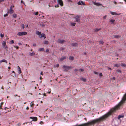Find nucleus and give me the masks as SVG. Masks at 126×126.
Wrapping results in <instances>:
<instances>
[{"mask_svg": "<svg viewBox=\"0 0 126 126\" xmlns=\"http://www.w3.org/2000/svg\"><path fill=\"white\" fill-rule=\"evenodd\" d=\"M33 46L35 47L36 46V44H33Z\"/></svg>", "mask_w": 126, "mask_h": 126, "instance_id": "nucleus-52", "label": "nucleus"}, {"mask_svg": "<svg viewBox=\"0 0 126 126\" xmlns=\"http://www.w3.org/2000/svg\"><path fill=\"white\" fill-rule=\"evenodd\" d=\"M71 45L73 47H75L76 46H78V44L76 43H72L71 44Z\"/></svg>", "mask_w": 126, "mask_h": 126, "instance_id": "nucleus-11", "label": "nucleus"}, {"mask_svg": "<svg viewBox=\"0 0 126 126\" xmlns=\"http://www.w3.org/2000/svg\"><path fill=\"white\" fill-rule=\"evenodd\" d=\"M99 44H102L103 43V41L101 40H100V41L99 42Z\"/></svg>", "mask_w": 126, "mask_h": 126, "instance_id": "nucleus-31", "label": "nucleus"}, {"mask_svg": "<svg viewBox=\"0 0 126 126\" xmlns=\"http://www.w3.org/2000/svg\"><path fill=\"white\" fill-rule=\"evenodd\" d=\"M74 58L73 57L70 56L69 58V59L70 60H74Z\"/></svg>", "mask_w": 126, "mask_h": 126, "instance_id": "nucleus-20", "label": "nucleus"}, {"mask_svg": "<svg viewBox=\"0 0 126 126\" xmlns=\"http://www.w3.org/2000/svg\"><path fill=\"white\" fill-rule=\"evenodd\" d=\"M99 75L100 76H102V73H100Z\"/></svg>", "mask_w": 126, "mask_h": 126, "instance_id": "nucleus-45", "label": "nucleus"}, {"mask_svg": "<svg viewBox=\"0 0 126 126\" xmlns=\"http://www.w3.org/2000/svg\"><path fill=\"white\" fill-rule=\"evenodd\" d=\"M124 116L123 115H119L118 117V119H119L123 117Z\"/></svg>", "mask_w": 126, "mask_h": 126, "instance_id": "nucleus-25", "label": "nucleus"}, {"mask_svg": "<svg viewBox=\"0 0 126 126\" xmlns=\"http://www.w3.org/2000/svg\"><path fill=\"white\" fill-rule=\"evenodd\" d=\"M115 77H113L112 78V79L115 80Z\"/></svg>", "mask_w": 126, "mask_h": 126, "instance_id": "nucleus-58", "label": "nucleus"}, {"mask_svg": "<svg viewBox=\"0 0 126 126\" xmlns=\"http://www.w3.org/2000/svg\"><path fill=\"white\" fill-rule=\"evenodd\" d=\"M46 52H49V49H47L46 51Z\"/></svg>", "mask_w": 126, "mask_h": 126, "instance_id": "nucleus-47", "label": "nucleus"}, {"mask_svg": "<svg viewBox=\"0 0 126 126\" xmlns=\"http://www.w3.org/2000/svg\"><path fill=\"white\" fill-rule=\"evenodd\" d=\"M38 12H34L33 13V14L35 15H38Z\"/></svg>", "mask_w": 126, "mask_h": 126, "instance_id": "nucleus-34", "label": "nucleus"}, {"mask_svg": "<svg viewBox=\"0 0 126 126\" xmlns=\"http://www.w3.org/2000/svg\"><path fill=\"white\" fill-rule=\"evenodd\" d=\"M43 95L44 96H46V94L45 93L44 94H43Z\"/></svg>", "mask_w": 126, "mask_h": 126, "instance_id": "nucleus-60", "label": "nucleus"}, {"mask_svg": "<svg viewBox=\"0 0 126 126\" xmlns=\"http://www.w3.org/2000/svg\"><path fill=\"white\" fill-rule=\"evenodd\" d=\"M34 55L35 53L34 52H32V53H30L29 54V55L31 56H33Z\"/></svg>", "mask_w": 126, "mask_h": 126, "instance_id": "nucleus-24", "label": "nucleus"}, {"mask_svg": "<svg viewBox=\"0 0 126 126\" xmlns=\"http://www.w3.org/2000/svg\"><path fill=\"white\" fill-rule=\"evenodd\" d=\"M65 42V40H60L58 39L57 41V42L60 43L61 44H62L64 43Z\"/></svg>", "mask_w": 126, "mask_h": 126, "instance_id": "nucleus-4", "label": "nucleus"}, {"mask_svg": "<svg viewBox=\"0 0 126 126\" xmlns=\"http://www.w3.org/2000/svg\"><path fill=\"white\" fill-rule=\"evenodd\" d=\"M67 1H68V2H70L71 1V0H68Z\"/></svg>", "mask_w": 126, "mask_h": 126, "instance_id": "nucleus-59", "label": "nucleus"}, {"mask_svg": "<svg viewBox=\"0 0 126 126\" xmlns=\"http://www.w3.org/2000/svg\"><path fill=\"white\" fill-rule=\"evenodd\" d=\"M93 3L95 5H96L97 6H102V5L99 3H96L94 2H93Z\"/></svg>", "mask_w": 126, "mask_h": 126, "instance_id": "nucleus-8", "label": "nucleus"}, {"mask_svg": "<svg viewBox=\"0 0 126 126\" xmlns=\"http://www.w3.org/2000/svg\"><path fill=\"white\" fill-rule=\"evenodd\" d=\"M59 7V5L58 4L55 6V7L56 8L58 7Z\"/></svg>", "mask_w": 126, "mask_h": 126, "instance_id": "nucleus-43", "label": "nucleus"}, {"mask_svg": "<svg viewBox=\"0 0 126 126\" xmlns=\"http://www.w3.org/2000/svg\"><path fill=\"white\" fill-rule=\"evenodd\" d=\"M21 3H23L25 5V3H24V2L22 0H21Z\"/></svg>", "mask_w": 126, "mask_h": 126, "instance_id": "nucleus-53", "label": "nucleus"}, {"mask_svg": "<svg viewBox=\"0 0 126 126\" xmlns=\"http://www.w3.org/2000/svg\"><path fill=\"white\" fill-rule=\"evenodd\" d=\"M8 69H10V68H10V67H8Z\"/></svg>", "mask_w": 126, "mask_h": 126, "instance_id": "nucleus-64", "label": "nucleus"}, {"mask_svg": "<svg viewBox=\"0 0 126 126\" xmlns=\"http://www.w3.org/2000/svg\"><path fill=\"white\" fill-rule=\"evenodd\" d=\"M78 69H75V70H74V71L75 72H76V71H78Z\"/></svg>", "mask_w": 126, "mask_h": 126, "instance_id": "nucleus-57", "label": "nucleus"}, {"mask_svg": "<svg viewBox=\"0 0 126 126\" xmlns=\"http://www.w3.org/2000/svg\"><path fill=\"white\" fill-rule=\"evenodd\" d=\"M11 44H13L14 43V41L13 40H12L10 41Z\"/></svg>", "mask_w": 126, "mask_h": 126, "instance_id": "nucleus-38", "label": "nucleus"}, {"mask_svg": "<svg viewBox=\"0 0 126 126\" xmlns=\"http://www.w3.org/2000/svg\"><path fill=\"white\" fill-rule=\"evenodd\" d=\"M114 38H117L119 37H120V35H114Z\"/></svg>", "mask_w": 126, "mask_h": 126, "instance_id": "nucleus-23", "label": "nucleus"}, {"mask_svg": "<svg viewBox=\"0 0 126 126\" xmlns=\"http://www.w3.org/2000/svg\"><path fill=\"white\" fill-rule=\"evenodd\" d=\"M78 4L79 5H85V3L83 2V1H79L78 2Z\"/></svg>", "mask_w": 126, "mask_h": 126, "instance_id": "nucleus-6", "label": "nucleus"}, {"mask_svg": "<svg viewBox=\"0 0 126 126\" xmlns=\"http://www.w3.org/2000/svg\"><path fill=\"white\" fill-rule=\"evenodd\" d=\"M26 109H27V110L29 109V107H27V108H26Z\"/></svg>", "mask_w": 126, "mask_h": 126, "instance_id": "nucleus-61", "label": "nucleus"}, {"mask_svg": "<svg viewBox=\"0 0 126 126\" xmlns=\"http://www.w3.org/2000/svg\"><path fill=\"white\" fill-rule=\"evenodd\" d=\"M28 25H27L26 26V27H28Z\"/></svg>", "mask_w": 126, "mask_h": 126, "instance_id": "nucleus-63", "label": "nucleus"}, {"mask_svg": "<svg viewBox=\"0 0 126 126\" xmlns=\"http://www.w3.org/2000/svg\"><path fill=\"white\" fill-rule=\"evenodd\" d=\"M45 34L44 33H42L41 34V36L40 38L43 37L44 39L46 38V37L45 36Z\"/></svg>", "mask_w": 126, "mask_h": 126, "instance_id": "nucleus-17", "label": "nucleus"}, {"mask_svg": "<svg viewBox=\"0 0 126 126\" xmlns=\"http://www.w3.org/2000/svg\"><path fill=\"white\" fill-rule=\"evenodd\" d=\"M5 62V63H7V61L5 59H3L1 60L0 61V63H1L2 62Z\"/></svg>", "mask_w": 126, "mask_h": 126, "instance_id": "nucleus-16", "label": "nucleus"}, {"mask_svg": "<svg viewBox=\"0 0 126 126\" xmlns=\"http://www.w3.org/2000/svg\"><path fill=\"white\" fill-rule=\"evenodd\" d=\"M106 16H104L103 17V18H104V19H106Z\"/></svg>", "mask_w": 126, "mask_h": 126, "instance_id": "nucleus-50", "label": "nucleus"}, {"mask_svg": "<svg viewBox=\"0 0 126 126\" xmlns=\"http://www.w3.org/2000/svg\"><path fill=\"white\" fill-rule=\"evenodd\" d=\"M100 30V29H96L93 30V31L94 32H97L98 31H99Z\"/></svg>", "mask_w": 126, "mask_h": 126, "instance_id": "nucleus-13", "label": "nucleus"}, {"mask_svg": "<svg viewBox=\"0 0 126 126\" xmlns=\"http://www.w3.org/2000/svg\"><path fill=\"white\" fill-rule=\"evenodd\" d=\"M44 50V49L43 48H40L38 49V51H43Z\"/></svg>", "mask_w": 126, "mask_h": 126, "instance_id": "nucleus-19", "label": "nucleus"}, {"mask_svg": "<svg viewBox=\"0 0 126 126\" xmlns=\"http://www.w3.org/2000/svg\"><path fill=\"white\" fill-rule=\"evenodd\" d=\"M8 13H9L8 11V12H7V14H5L4 15V17H6V16H8Z\"/></svg>", "mask_w": 126, "mask_h": 126, "instance_id": "nucleus-30", "label": "nucleus"}, {"mask_svg": "<svg viewBox=\"0 0 126 126\" xmlns=\"http://www.w3.org/2000/svg\"><path fill=\"white\" fill-rule=\"evenodd\" d=\"M14 7V5H11V7H10V9H12V7Z\"/></svg>", "mask_w": 126, "mask_h": 126, "instance_id": "nucleus-42", "label": "nucleus"}, {"mask_svg": "<svg viewBox=\"0 0 126 126\" xmlns=\"http://www.w3.org/2000/svg\"><path fill=\"white\" fill-rule=\"evenodd\" d=\"M117 72H118L121 73V71L120 70H117Z\"/></svg>", "mask_w": 126, "mask_h": 126, "instance_id": "nucleus-41", "label": "nucleus"}, {"mask_svg": "<svg viewBox=\"0 0 126 126\" xmlns=\"http://www.w3.org/2000/svg\"><path fill=\"white\" fill-rule=\"evenodd\" d=\"M114 67H118L119 66V64H116L114 65Z\"/></svg>", "mask_w": 126, "mask_h": 126, "instance_id": "nucleus-28", "label": "nucleus"}, {"mask_svg": "<svg viewBox=\"0 0 126 126\" xmlns=\"http://www.w3.org/2000/svg\"><path fill=\"white\" fill-rule=\"evenodd\" d=\"M122 66L125 67L126 66V65L125 63H122L121 65Z\"/></svg>", "mask_w": 126, "mask_h": 126, "instance_id": "nucleus-32", "label": "nucleus"}, {"mask_svg": "<svg viewBox=\"0 0 126 126\" xmlns=\"http://www.w3.org/2000/svg\"><path fill=\"white\" fill-rule=\"evenodd\" d=\"M30 119H32V121H36L37 120V117H30Z\"/></svg>", "mask_w": 126, "mask_h": 126, "instance_id": "nucleus-7", "label": "nucleus"}, {"mask_svg": "<svg viewBox=\"0 0 126 126\" xmlns=\"http://www.w3.org/2000/svg\"><path fill=\"white\" fill-rule=\"evenodd\" d=\"M18 44L19 45H22V44L20 43H19Z\"/></svg>", "mask_w": 126, "mask_h": 126, "instance_id": "nucleus-54", "label": "nucleus"}, {"mask_svg": "<svg viewBox=\"0 0 126 126\" xmlns=\"http://www.w3.org/2000/svg\"><path fill=\"white\" fill-rule=\"evenodd\" d=\"M80 79L84 82H85L86 81V79L83 78H81Z\"/></svg>", "mask_w": 126, "mask_h": 126, "instance_id": "nucleus-22", "label": "nucleus"}, {"mask_svg": "<svg viewBox=\"0 0 126 126\" xmlns=\"http://www.w3.org/2000/svg\"><path fill=\"white\" fill-rule=\"evenodd\" d=\"M44 44H48V42L47 41H44Z\"/></svg>", "mask_w": 126, "mask_h": 126, "instance_id": "nucleus-27", "label": "nucleus"}, {"mask_svg": "<svg viewBox=\"0 0 126 126\" xmlns=\"http://www.w3.org/2000/svg\"><path fill=\"white\" fill-rule=\"evenodd\" d=\"M40 25L42 27H44L45 26V25L43 24H41Z\"/></svg>", "mask_w": 126, "mask_h": 126, "instance_id": "nucleus-44", "label": "nucleus"}, {"mask_svg": "<svg viewBox=\"0 0 126 126\" xmlns=\"http://www.w3.org/2000/svg\"><path fill=\"white\" fill-rule=\"evenodd\" d=\"M63 67L64 68V71L67 72V71L69 69L72 68V67L71 66H65V65H63Z\"/></svg>", "mask_w": 126, "mask_h": 126, "instance_id": "nucleus-1", "label": "nucleus"}, {"mask_svg": "<svg viewBox=\"0 0 126 126\" xmlns=\"http://www.w3.org/2000/svg\"><path fill=\"white\" fill-rule=\"evenodd\" d=\"M14 47L16 48V49H18L19 47L18 46H14Z\"/></svg>", "mask_w": 126, "mask_h": 126, "instance_id": "nucleus-51", "label": "nucleus"}, {"mask_svg": "<svg viewBox=\"0 0 126 126\" xmlns=\"http://www.w3.org/2000/svg\"><path fill=\"white\" fill-rule=\"evenodd\" d=\"M22 28L23 29H24V25L23 24H22Z\"/></svg>", "mask_w": 126, "mask_h": 126, "instance_id": "nucleus-46", "label": "nucleus"}, {"mask_svg": "<svg viewBox=\"0 0 126 126\" xmlns=\"http://www.w3.org/2000/svg\"><path fill=\"white\" fill-rule=\"evenodd\" d=\"M14 12V11H13V10L12 9H10V11H9V13L10 14H11Z\"/></svg>", "mask_w": 126, "mask_h": 126, "instance_id": "nucleus-14", "label": "nucleus"}, {"mask_svg": "<svg viewBox=\"0 0 126 126\" xmlns=\"http://www.w3.org/2000/svg\"><path fill=\"white\" fill-rule=\"evenodd\" d=\"M0 36L2 38L4 37V34L1 33L0 34Z\"/></svg>", "mask_w": 126, "mask_h": 126, "instance_id": "nucleus-35", "label": "nucleus"}, {"mask_svg": "<svg viewBox=\"0 0 126 126\" xmlns=\"http://www.w3.org/2000/svg\"><path fill=\"white\" fill-rule=\"evenodd\" d=\"M58 2L62 6H63V3L62 0H58Z\"/></svg>", "mask_w": 126, "mask_h": 126, "instance_id": "nucleus-5", "label": "nucleus"}, {"mask_svg": "<svg viewBox=\"0 0 126 126\" xmlns=\"http://www.w3.org/2000/svg\"><path fill=\"white\" fill-rule=\"evenodd\" d=\"M111 14L113 15H120V14H118L117 13H116V12H111Z\"/></svg>", "mask_w": 126, "mask_h": 126, "instance_id": "nucleus-12", "label": "nucleus"}, {"mask_svg": "<svg viewBox=\"0 0 126 126\" xmlns=\"http://www.w3.org/2000/svg\"><path fill=\"white\" fill-rule=\"evenodd\" d=\"M13 16L14 18H16L17 17V15L15 14H14L13 15Z\"/></svg>", "mask_w": 126, "mask_h": 126, "instance_id": "nucleus-26", "label": "nucleus"}, {"mask_svg": "<svg viewBox=\"0 0 126 126\" xmlns=\"http://www.w3.org/2000/svg\"><path fill=\"white\" fill-rule=\"evenodd\" d=\"M115 20L114 19H111L110 20V22L112 23H113L115 22Z\"/></svg>", "mask_w": 126, "mask_h": 126, "instance_id": "nucleus-21", "label": "nucleus"}, {"mask_svg": "<svg viewBox=\"0 0 126 126\" xmlns=\"http://www.w3.org/2000/svg\"><path fill=\"white\" fill-rule=\"evenodd\" d=\"M27 34V32H18L17 33V35L19 36H21L26 35Z\"/></svg>", "mask_w": 126, "mask_h": 126, "instance_id": "nucleus-2", "label": "nucleus"}, {"mask_svg": "<svg viewBox=\"0 0 126 126\" xmlns=\"http://www.w3.org/2000/svg\"><path fill=\"white\" fill-rule=\"evenodd\" d=\"M40 124H43V123L42 121H40Z\"/></svg>", "mask_w": 126, "mask_h": 126, "instance_id": "nucleus-48", "label": "nucleus"}, {"mask_svg": "<svg viewBox=\"0 0 126 126\" xmlns=\"http://www.w3.org/2000/svg\"><path fill=\"white\" fill-rule=\"evenodd\" d=\"M59 64H57L55 66L56 67H58L59 66Z\"/></svg>", "mask_w": 126, "mask_h": 126, "instance_id": "nucleus-49", "label": "nucleus"}, {"mask_svg": "<svg viewBox=\"0 0 126 126\" xmlns=\"http://www.w3.org/2000/svg\"><path fill=\"white\" fill-rule=\"evenodd\" d=\"M65 49V48H63V47H61L60 49V50L61 51V50H64Z\"/></svg>", "mask_w": 126, "mask_h": 126, "instance_id": "nucleus-36", "label": "nucleus"}, {"mask_svg": "<svg viewBox=\"0 0 126 126\" xmlns=\"http://www.w3.org/2000/svg\"><path fill=\"white\" fill-rule=\"evenodd\" d=\"M4 48L5 49H6L7 51L8 49V47L7 46H5V47H4Z\"/></svg>", "mask_w": 126, "mask_h": 126, "instance_id": "nucleus-37", "label": "nucleus"}, {"mask_svg": "<svg viewBox=\"0 0 126 126\" xmlns=\"http://www.w3.org/2000/svg\"><path fill=\"white\" fill-rule=\"evenodd\" d=\"M34 105L33 104H32V105H31V107H32V106H33Z\"/></svg>", "mask_w": 126, "mask_h": 126, "instance_id": "nucleus-62", "label": "nucleus"}, {"mask_svg": "<svg viewBox=\"0 0 126 126\" xmlns=\"http://www.w3.org/2000/svg\"><path fill=\"white\" fill-rule=\"evenodd\" d=\"M6 42L5 41H3L2 43V45L3 48H4L6 46Z\"/></svg>", "mask_w": 126, "mask_h": 126, "instance_id": "nucleus-10", "label": "nucleus"}, {"mask_svg": "<svg viewBox=\"0 0 126 126\" xmlns=\"http://www.w3.org/2000/svg\"><path fill=\"white\" fill-rule=\"evenodd\" d=\"M12 73H14V75L13 74L12 75V76L13 75V77H15L16 76V75L15 74V72H14V71H12Z\"/></svg>", "mask_w": 126, "mask_h": 126, "instance_id": "nucleus-33", "label": "nucleus"}, {"mask_svg": "<svg viewBox=\"0 0 126 126\" xmlns=\"http://www.w3.org/2000/svg\"><path fill=\"white\" fill-rule=\"evenodd\" d=\"M40 74L42 75H43V72L42 71L41 72V73H40Z\"/></svg>", "mask_w": 126, "mask_h": 126, "instance_id": "nucleus-55", "label": "nucleus"}, {"mask_svg": "<svg viewBox=\"0 0 126 126\" xmlns=\"http://www.w3.org/2000/svg\"><path fill=\"white\" fill-rule=\"evenodd\" d=\"M79 71H81V72H83L84 71V70L83 69H80L79 70Z\"/></svg>", "mask_w": 126, "mask_h": 126, "instance_id": "nucleus-40", "label": "nucleus"}, {"mask_svg": "<svg viewBox=\"0 0 126 126\" xmlns=\"http://www.w3.org/2000/svg\"><path fill=\"white\" fill-rule=\"evenodd\" d=\"M36 34L40 35H41V32L38 31H37L36 32Z\"/></svg>", "mask_w": 126, "mask_h": 126, "instance_id": "nucleus-18", "label": "nucleus"}, {"mask_svg": "<svg viewBox=\"0 0 126 126\" xmlns=\"http://www.w3.org/2000/svg\"><path fill=\"white\" fill-rule=\"evenodd\" d=\"M66 59V57L65 56H62L61 58L59 59V61L62 62L63 60L65 59Z\"/></svg>", "mask_w": 126, "mask_h": 126, "instance_id": "nucleus-9", "label": "nucleus"}, {"mask_svg": "<svg viewBox=\"0 0 126 126\" xmlns=\"http://www.w3.org/2000/svg\"><path fill=\"white\" fill-rule=\"evenodd\" d=\"M71 24L73 26H75L76 25V23H71Z\"/></svg>", "mask_w": 126, "mask_h": 126, "instance_id": "nucleus-29", "label": "nucleus"}, {"mask_svg": "<svg viewBox=\"0 0 126 126\" xmlns=\"http://www.w3.org/2000/svg\"><path fill=\"white\" fill-rule=\"evenodd\" d=\"M80 16H77L75 17L76 19V21L77 22H80Z\"/></svg>", "mask_w": 126, "mask_h": 126, "instance_id": "nucleus-3", "label": "nucleus"}, {"mask_svg": "<svg viewBox=\"0 0 126 126\" xmlns=\"http://www.w3.org/2000/svg\"><path fill=\"white\" fill-rule=\"evenodd\" d=\"M94 73L95 74H96V75L98 74V73L97 72H96L95 71H94Z\"/></svg>", "mask_w": 126, "mask_h": 126, "instance_id": "nucleus-39", "label": "nucleus"}, {"mask_svg": "<svg viewBox=\"0 0 126 126\" xmlns=\"http://www.w3.org/2000/svg\"><path fill=\"white\" fill-rule=\"evenodd\" d=\"M3 104V102H2L1 103L0 105H1V106H2V105Z\"/></svg>", "mask_w": 126, "mask_h": 126, "instance_id": "nucleus-56", "label": "nucleus"}, {"mask_svg": "<svg viewBox=\"0 0 126 126\" xmlns=\"http://www.w3.org/2000/svg\"><path fill=\"white\" fill-rule=\"evenodd\" d=\"M17 67H18V70L19 71L18 73H19V74H20L21 73V69H20V67L19 66H18Z\"/></svg>", "mask_w": 126, "mask_h": 126, "instance_id": "nucleus-15", "label": "nucleus"}]
</instances>
